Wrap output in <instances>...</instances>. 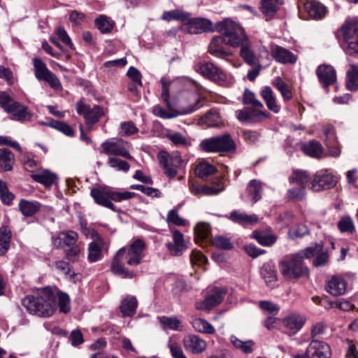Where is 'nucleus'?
Segmentation results:
<instances>
[{
    "mask_svg": "<svg viewBox=\"0 0 358 358\" xmlns=\"http://www.w3.org/2000/svg\"><path fill=\"white\" fill-rule=\"evenodd\" d=\"M56 304L61 313H68L71 310L69 295L55 287L42 288L35 295L27 296L22 300V305L27 310L44 317L53 314Z\"/></svg>",
    "mask_w": 358,
    "mask_h": 358,
    "instance_id": "1",
    "label": "nucleus"
},
{
    "mask_svg": "<svg viewBox=\"0 0 358 358\" xmlns=\"http://www.w3.org/2000/svg\"><path fill=\"white\" fill-rule=\"evenodd\" d=\"M145 249V243L136 239L130 245L120 248L116 253L111 264V271L122 278H132L134 274L124 267V263L131 266L138 265Z\"/></svg>",
    "mask_w": 358,
    "mask_h": 358,
    "instance_id": "2",
    "label": "nucleus"
},
{
    "mask_svg": "<svg viewBox=\"0 0 358 358\" xmlns=\"http://www.w3.org/2000/svg\"><path fill=\"white\" fill-rule=\"evenodd\" d=\"M320 250V245L309 247L303 251L286 255L279 263L281 274L289 280L308 276L309 269L303 262L304 257L310 258Z\"/></svg>",
    "mask_w": 358,
    "mask_h": 358,
    "instance_id": "3",
    "label": "nucleus"
},
{
    "mask_svg": "<svg viewBox=\"0 0 358 358\" xmlns=\"http://www.w3.org/2000/svg\"><path fill=\"white\" fill-rule=\"evenodd\" d=\"M202 98L196 93H192L188 97L186 102L182 103L179 110H176L171 106L170 103H166L167 109L164 108L159 105L155 106L152 109V113L162 119H173L180 115H187L196 111L202 107L201 101Z\"/></svg>",
    "mask_w": 358,
    "mask_h": 358,
    "instance_id": "4",
    "label": "nucleus"
},
{
    "mask_svg": "<svg viewBox=\"0 0 358 358\" xmlns=\"http://www.w3.org/2000/svg\"><path fill=\"white\" fill-rule=\"evenodd\" d=\"M217 30L221 34L224 44L238 48L249 40L243 28L231 20H225L216 25Z\"/></svg>",
    "mask_w": 358,
    "mask_h": 358,
    "instance_id": "5",
    "label": "nucleus"
},
{
    "mask_svg": "<svg viewBox=\"0 0 358 358\" xmlns=\"http://www.w3.org/2000/svg\"><path fill=\"white\" fill-rule=\"evenodd\" d=\"M90 195L96 203L115 210V206L111 200L117 202L127 200L133 198L135 193L132 192H113L104 189L95 188L91 190Z\"/></svg>",
    "mask_w": 358,
    "mask_h": 358,
    "instance_id": "6",
    "label": "nucleus"
},
{
    "mask_svg": "<svg viewBox=\"0 0 358 358\" xmlns=\"http://www.w3.org/2000/svg\"><path fill=\"white\" fill-rule=\"evenodd\" d=\"M343 32V49L348 55L358 54V20L356 18L347 20L341 27Z\"/></svg>",
    "mask_w": 358,
    "mask_h": 358,
    "instance_id": "7",
    "label": "nucleus"
},
{
    "mask_svg": "<svg viewBox=\"0 0 358 358\" xmlns=\"http://www.w3.org/2000/svg\"><path fill=\"white\" fill-rule=\"evenodd\" d=\"M200 147L207 152H231L236 150L235 142L229 134L205 139Z\"/></svg>",
    "mask_w": 358,
    "mask_h": 358,
    "instance_id": "8",
    "label": "nucleus"
},
{
    "mask_svg": "<svg viewBox=\"0 0 358 358\" xmlns=\"http://www.w3.org/2000/svg\"><path fill=\"white\" fill-rule=\"evenodd\" d=\"M131 143L121 138H110L103 141L101 145V153L110 157L120 156L128 159H132L129 149Z\"/></svg>",
    "mask_w": 358,
    "mask_h": 358,
    "instance_id": "9",
    "label": "nucleus"
},
{
    "mask_svg": "<svg viewBox=\"0 0 358 358\" xmlns=\"http://www.w3.org/2000/svg\"><path fill=\"white\" fill-rule=\"evenodd\" d=\"M194 70L203 77L220 85H224L225 83L226 73L211 62H199L194 66Z\"/></svg>",
    "mask_w": 358,
    "mask_h": 358,
    "instance_id": "10",
    "label": "nucleus"
},
{
    "mask_svg": "<svg viewBox=\"0 0 358 358\" xmlns=\"http://www.w3.org/2000/svg\"><path fill=\"white\" fill-rule=\"evenodd\" d=\"M159 160L161 166L165 169V173L169 177H174L177 174L176 169L183 164V160L178 153L170 155L166 151L159 153Z\"/></svg>",
    "mask_w": 358,
    "mask_h": 358,
    "instance_id": "11",
    "label": "nucleus"
},
{
    "mask_svg": "<svg viewBox=\"0 0 358 358\" xmlns=\"http://www.w3.org/2000/svg\"><path fill=\"white\" fill-rule=\"evenodd\" d=\"M93 241L89 244L87 258L90 262H96L103 257L104 250L108 246L101 236L95 231L92 232Z\"/></svg>",
    "mask_w": 358,
    "mask_h": 358,
    "instance_id": "12",
    "label": "nucleus"
},
{
    "mask_svg": "<svg viewBox=\"0 0 358 358\" xmlns=\"http://www.w3.org/2000/svg\"><path fill=\"white\" fill-rule=\"evenodd\" d=\"M181 29L191 34H199L213 30V24L210 20L205 18H189L187 22L182 24Z\"/></svg>",
    "mask_w": 358,
    "mask_h": 358,
    "instance_id": "13",
    "label": "nucleus"
},
{
    "mask_svg": "<svg viewBox=\"0 0 358 358\" xmlns=\"http://www.w3.org/2000/svg\"><path fill=\"white\" fill-rule=\"evenodd\" d=\"M336 183V178L332 174L320 171L315 174L310 182V189L314 192H320L332 188Z\"/></svg>",
    "mask_w": 358,
    "mask_h": 358,
    "instance_id": "14",
    "label": "nucleus"
},
{
    "mask_svg": "<svg viewBox=\"0 0 358 358\" xmlns=\"http://www.w3.org/2000/svg\"><path fill=\"white\" fill-rule=\"evenodd\" d=\"M224 295V289L215 288L208 292L204 300L196 302V308L199 310H210L223 301Z\"/></svg>",
    "mask_w": 358,
    "mask_h": 358,
    "instance_id": "15",
    "label": "nucleus"
},
{
    "mask_svg": "<svg viewBox=\"0 0 358 358\" xmlns=\"http://www.w3.org/2000/svg\"><path fill=\"white\" fill-rule=\"evenodd\" d=\"M76 110L78 114L84 115L85 122L89 127L98 122L99 118L103 115V108L98 106L90 108L83 101L78 103Z\"/></svg>",
    "mask_w": 358,
    "mask_h": 358,
    "instance_id": "16",
    "label": "nucleus"
},
{
    "mask_svg": "<svg viewBox=\"0 0 358 358\" xmlns=\"http://www.w3.org/2000/svg\"><path fill=\"white\" fill-rule=\"evenodd\" d=\"M261 108H248L236 111V117L241 122H257L269 117V113Z\"/></svg>",
    "mask_w": 358,
    "mask_h": 358,
    "instance_id": "17",
    "label": "nucleus"
},
{
    "mask_svg": "<svg viewBox=\"0 0 358 358\" xmlns=\"http://www.w3.org/2000/svg\"><path fill=\"white\" fill-rule=\"evenodd\" d=\"M189 186L190 192L194 195H216L224 189L221 179L212 186L199 185L192 180H189Z\"/></svg>",
    "mask_w": 358,
    "mask_h": 358,
    "instance_id": "18",
    "label": "nucleus"
},
{
    "mask_svg": "<svg viewBox=\"0 0 358 358\" xmlns=\"http://www.w3.org/2000/svg\"><path fill=\"white\" fill-rule=\"evenodd\" d=\"M306 352L309 358H330L329 346L323 341L313 340L307 348Z\"/></svg>",
    "mask_w": 358,
    "mask_h": 358,
    "instance_id": "19",
    "label": "nucleus"
},
{
    "mask_svg": "<svg viewBox=\"0 0 358 358\" xmlns=\"http://www.w3.org/2000/svg\"><path fill=\"white\" fill-rule=\"evenodd\" d=\"M182 343L185 349L192 354H200L203 352L207 346L206 342L199 336L189 334L184 336Z\"/></svg>",
    "mask_w": 358,
    "mask_h": 358,
    "instance_id": "20",
    "label": "nucleus"
},
{
    "mask_svg": "<svg viewBox=\"0 0 358 358\" xmlns=\"http://www.w3.org/2000/svg\"><path fill=\"white\" fill-rule=\"evenodd\" d=\"M78 239V234L74 231H63L52 237V243L57 248L71 247L76 244Z\"/></svg>",
    "mask_w": 358,
    "mask_h": 358,
    "instance_id": "21",
    "label": "nucleus"
},
{
    "mask_svg": "<svg viewBox=\"0 0 358 358\" xmlns=\"http://www.w3.org/2000/svg\"><path fill=\"white\" fill-rule=\"evenodd\" d=\"M6 112L11 115V119L15 121L24 122L29 120L31 115L28 111L27 106L13 101L10 106L6 108Z\"/></svg>",
    "mask_w": 358,
    "mask_h": 358,
    "instance_id": "22",
    "label": "nucleus"
},
{
    "mask_svg": "<svg viewBox=\"0 0 358 358\" xmlns=\"http://www.w3.org/2000/svg\"><path fill=\"white\" fill-rule=\"evenodd\" d=\"M325 135V143L328 148L329 154L334 157L340 156L341 150L338 143V138L335 130L331 127H327L324 129Z\"/></svg>",
    "mask_w": 358,
    "mask_h": 358,
    "instance_id": "23",
    "label": "nucleus"
},
{
    "mask_svg": "<svg viewBox=\"0 0 358 358\" xmlns=\"http://www.w3.org/2000/svg\"><path fill=\"white\" fill-rule=\"evenodd\" d=\"M316 73L320 81L325 87L334 84L336 80V71L330 65L322 64L319 66Z\"/></svg>",
    "mask_w": 358,
    "mask_h": 358,
    "instance_id": "24",
    "label": "nucleus"
},
{
    "mask_svg": "<svg viewBox=\"0 0 358 358\" xmlns=\"http://www.w3.org/2000/svg\"><path fill=\"white\" fill-rule=\"evenodd\" d=\"M303 7L309 17L315 20L322 18L327 13L326 8L322 3L313 0L303 2Z\"/></svg>",
    "mask_w": 358,
    "mask_h": 358,
    "instance_id": "25",
    "label": "nucleus"
},
{
    "mask_svg": "<svg viewBox=\"0 0 358 358\" xmlns=\"http://www.w3.org/2000/svg\"><path fill=\"white\" fill-rule=\"evenodd\" d=\"M173 242H169L166 244V248L171 255L175 256L180 255L182 252L187 248L184 240V236L178 230L173 231Z\"/></svg>",
    "mask_w": 358,
    "mask_h": 358,
    "instance_id": "26",
    "label": "nucleus"
},
{
    "mask_svg": "<svg viewBox=\"0 0 358 358\" xmlns=\"http://www.w3.org/2000/svg\"><path fill=\"white\" fill-rule=\"evenodd\" d=\"M326 290L334 296L343 295L346 291V283L341 277L334 275L327 281Z\"/></svg>",
    "mask_w": 358,
    "mask_h": 358,
    "instance_id": "27",
    "label": "nucleus"
},
{
    "mask_svg": "<svg viewBox=\"0 0 358 358\" xmlns=\"http://www.w3.org/2000/svg\"><path fill=\"white\" fill-rule=\"evenodd\" d=\"M306 318L304 315L299 313H291L286 316L282 323L284 327L294 332H298L304 325Z\"/></svg>",
    "mask_w": 358,
    "mask_h": 358,
    "instance_id": "28",
    "label": "nucleus"
},
{
    "mask_svg": "<svg viewBox=\"0 0 358 358\" xmlns=\"http://www.w3.org/2000/svg\"><path fill=\"white\" fill-rule=\"evenodd\" d=\"M271 55L276 62L281 64H294L296 62V57L293 53L279 45L272 48Z\"/></svg>",
    "mask_w": 358,
    "mask_h": 358,
    "instance_id": "29",
    "label": "nucleus"
},
{
    "mask_svg": "<svg viewBox=\"0 0 358 358\" xmlns=\"http://www.w3.org/2000/svg\"><path fill=\"white\" fill-rule=\"evenodd\" d=\"M31 178L45 186H51L57 180V176L55 173L50 171L48 169H40L35 173L31 174Z\"/></svg>",
    "mask_w": 358,
    "mask_h": 358,
    "instance_id": "30",
    "label": "nucleus"
},
{
    "mask_svg": "<svg viewBox=\"0 0 358 358\" xmlns=\"http://www.w3.org/2000/svg\"><path fill=\"white\" fill-rule=\"evenodd\" d=\"M223 43L224 41L222 36L213 37L209 45V52L218 58L226 57L229 53L224 50Z\"/></svg>",
    "mask_w": 358,
    "mask_h": 358,
    "instance_id": "31",
    "label": "nucleus"
},
{
    "mask_svg": "<svg viewBox=\"0 0 358 358\" xmlns=\"http://www.w3.org/2000/svg\"><path fill=\"white\" fill-rule=\"evenodd\" d=\"M41 204L36 201L21 199L18 208L21 213L25 217L34 216L41 209Z\"/></svg>",
    "mask_w": 358,
    "mask_h": 358,
    "instance_id": "32",
    "label": "nucleus"
},
{
    "mask_svg": "<svg viewBox=\"0 0 358 358\" xmlns=\"http://www.w3.org/2000/svg\"><path fill=\"white\" fill-rule=\"evenodd\" d=\"M229 218L233 222L242 225L254 224L259 222V218L256 215H248L240 211L231 212Z\"/></svg>",
    "mask_w": 358,
    "mask_h": 358,
    "instance_id": "33",
    "label": "nucleus"
},
{
    "mask_svg": "<svg viewBox=\"0 0 358 358\" xmlns=\"http://www.w3.org/2000/svg\"><path fill=\"white\" fill-rule=\"evenodd\" d=\"M260 94L268 108L275 113H278L280 111V106L276 103L272 89L268 86H265L262 89Z\"/></svg>",
    "mask_w": 358,
    "mask_h": 358,
    "instance_id": "34",
    "label": "nucleus"
},
{
    "mask_svg": "<svg viewBox=\"0 0 358 358\" xmlns=\"http://www.w3.org/2000/svg\"><path fill=\"white\" fill-rule=\"evenodd\" d=\"M301 150L307 155L319 158L322 156L323 148L320 143L315 141H310L301 145Z\"/></svg>",
    "mask_w": 358,
    "mask_h": 358,
    "instance_id": "35",
    "label": "nucleus"
},
{
    "mask_svg": "<svg viewBox=\"0 0 358 358\" xmlns=\"http://www.w3.org/2000/svg\"><path fill=\"white\" fill-rule=\"evenodd\" d=\"M283 0H261V10L268 17H272L278 10Z\"/></svg>",
    "mask_w": 358,
    "mask_h": 358,
    "instance_id": "36",
    "label": "nucleus"
},
{
    "mask_svg": "<svg viewBox=\"0 0 358 358\" xmlns=\"http://www.w3.org/2000/svg\"><path fill=\"white\" fill-rule=\"evenodd\" d=\"M261 274L268 287H273L275 285L277 275L273 266L270 264L263 265Z\"/></svg>",
    "mask_w": 358,
    "mask_h": 358,
    "instance_id": "37",
    "label": "nucleus"
},
{
    "mask_svg": "<svg viewBox=\"0 0 358 358\" xmlns=\"http://www.w3.org/2000/svg\"><path fill=\"white\" fill-rule=\"evenodd\" d=\"M11 236V231L8 227H3L0 229V255H5L10 248Z\"/></svg>",
    "mask_w": 358,
    "mask_h": 358,
    "instance_id": "38",
    "label": "nucleus"
},
{
    "mask_svg": "<svg viewBox=\"0 0 358 358\" xmlns=\"http://www.w3.org/2000/svg\"><path fill=\"white\" fill-rule=\"evenodd\" d=\"M159 321L164 329L182 331L181 321L176 317L163 316L159 317Z\"/></svg>",
    "mask_w": 358,
    "mask_h": 358,
    "instance_id": "39",
    "label": "nucleus"
},
{
    "mask_svg": "<svg viewBox=\"0 0 358 358\" xmlns=\"http://www.w3.org/2000/svg\"><path fill=\"white\" fill-rule=\"evenodd\" d=\"M241 56L249 65L253 66L257 63V58L251 49V44L248 40L247 43L241 45Z\"/></svg>",
    "mask_w": 358,
    "mask_h": 358,
    "instance_id": "40",
    "label": "nucleus"
},
{
    "mask_svg": "<svg viewBox=\"0 0 358 358\" xmlns=\"http://www.w3.org/2000/svg\"><path fill=\"white\" fill-rule=\"evenodd\" d=\"M346 86L351 91L358 90V66L355 64H351L347 72Z\"/></svg>",
    "mask_w": 358,
    "mask_h": 358,
    "instance_id": "41",
    "label": "nucleus"
},
{
    "mask_svg": "<svg viewBox=\"0 0 358 358\" xmlns=\"http://www.w3.org/2000/svg\"><path fill=\"white\" fill-rule=\"evenodd\" d=\"M136 307V299L134 296H127L122 301L120 310L124 316H131L135 313Z\"/></svg>",
    "mask_w": 358,
    "mask_h": 358,
    "instance_id": "42",
    "label": "nucleus"
},
{
    "mask_svg": "<svg viewBox=\"0 0 358 358\" xmlns=\"http://www.w3.org/2000/svg\"><path fill=\"white\" fill-rule=\"evenodd\" d=\"M216 171L214 166L206 162L199 163L195 168L196 175L201 179L207 178L209 176L215 173Z\"/></svg>",
    "mask_w": 358,
    "mask_h": 358,
    "instance_id": "43",
    "label": "nucleus"
},
{
    "mask_svg": "<svg viewBox=\"0 0 358 358\" xmlns=\"http://www.w3.org/2000/svg\"><path fill=\"white\" fill-rule=\"evenodd\" d=\"M14 162V155L8 149H0V166L4 171L12 169Z\"/></svg>",
    "mask_w": 358,
    "mask_h": 358,
    "instance_id": "44",
    "label": "nucleus"
},
{
    "mask_svg": "<svg viewBox=\"0 0 358 358\" xmlns=\"http://www.w3.org/2000/svg\"><path fill=\"white\" fill-rule=\"evenodd\" d=\"M189 18V14L180 10H172L165 11L163 13L162 19L166 21L180 20L183 23Z\"/></svg>",
    "mask_w": 358,
    "mask_h": 358,
    "instance_id": "45",
    "label": "nucleus"
},
{
    "mask_svg": "<svg viewBox=\"0 0 358 358\" xmlns=\"http://www.w3.org/2000/svg\"><path fill=\"white\" fill-rule=\"evenodd\" d=\"M210 228L208 223L201 222L194 227L195 240L197 243L206 240L210 235Z\"/></svg>",
    "mask_w": 358,
    "mask_h": 358,
    "instance_id": "46",
    "label": "nucleus"
},
{
    "mask_svg": "<svg viewBox=\"0 0 358 358\" xmlns=\"http://www.w3.org/2000/svg\"><path fill=\"white\" fill-rule=\"evenodd\" d=\"M194 329L200 333L213 334L215 329L207 320L196 318L192 322Z\"/></svg>",
    "mask_w": 358,
    "mask_h": 358,
    "instance_id": "47",
    "label": "nucleus"
},
{
    "mask_svg": "<svg viewBox=\"0 0 358 358\" xmlns=\"http://www.w3.org/2000/svg\"><path fill=\"white\" fill-rule=\"evenodd\" d=\"M261 191L262 186L260 182L256 180H251L248 186L247 192L248 197L252 202L255 203L261 199Z\"/></svg>",
    "mask_w": 358,
    "mask_h": 358,
    "instance_id": "48",
    "label": "nucleus"
},
{
    "mask_svg": "<svg viewBox=\"0 0 358 358\" xmlns=\"http://www.w3.org/2000/svg\"><path fill=\"white\" fill-rule=\"evenodd\" d=\"M34 66L35 76L38 80H43L51 72L40 58H35L34 59Z\"/></svg>",
    "mask_w": 358,
    "mask_h": 358,
    "instance_id": "49",
    "label": "nucleus"
},
{
    "mask_svg": "<svg viewBox=\"0 0 358 358\" xmlns=\"http://www.w3.org/2000/svg\"><path fill=\"white\" fill-rule=\"evenodd\" d=\"M107 164L110 168L117 171L126 173L130 169V164L127 162L116 157H109Z\"/></svg>",
    "mask_w": 358,
    "mask_h": 358,
    "instance_id": "50",
    "label": "nucleus"
},
{
    "mask_svg": "<svg viewBox=\"0 0 358 358\" xmlns=\"http://www.w3.org/2000/svg\"><path fill=\"white\" fill-rule=\"evenodd\" d=\"M230 340L234 346L236 348L241 350L245 354H250L252 352L253 347L255 345L254 341L251 340L242 341L234 336H232Z\"/></svg>",
    "mask_w": 358,
    "mask_h": 358,
    "instance_id": "51",
    "label": "nucleus"
},
{
    "mask_svg": "<svg viewBox=\"0 0 358 358\" xmlns=\"http://www.w3.org/2000/svg\"><path fill=\"white\" fill-rule=\"evenodd\" d=\"M166 137L176 146H189V141L181 133L169 131L166 134Z\"/></svg>",
    "mask_w": 358,
    "mask_h": 358,
    "instance_id": "52",
    "label": "nucleus"
},
{
    "mask_svg": "<svg viewBox=\"0 0 358 358\" xmlns=\"http://www.w3.org/2000/svg\"><path fill=\"white\" fill-rule=\"evenodd\" d=\"M289 181L306 189V185L308 182V174L304 171H294L289 177Z\"/></svg>",
    "mask_w": 358,
    "mask_h": 358,
    "instance_id": "53",
    "label": "nucleus"
},
{
    "mask_svg": "<svg viewBox=\"0 0 358 358\" xmlns=\"http://www.w3.org/2000/svg\"><path fill=\"white\" fill-rule=\"evenodd\" d=\"M252 237L255 238L259 244L264 246H271L273 245L277 240V237L273 234H266L258 231L253 232Z\"/></svg>",
    "mask_w": 358,
    "mask_h": 358,
    "instance_id": "54",
    "label": "nucleus"
},
{
    "mask_svg": "<svg viewBox=\"0 0 358 358\" xmlns=\"http://www.w3.org/2000/svg\"><path fill=\"white\" fill-rule=\"evenodd\" d=\"M272 84L278 89L285 100H289L292 96V92L288 86L280 77L275 78Z\"/></svg>",
    "mask_w": 358,
    "mask_h": 358,
    "instance_id": "55",
    "label": "nucleus"
},
{
    "mask_svg": "<svg viewBox=\"0 0 358 358\" xmlns=\"http://www.w3.org/2000/svg\"><path fill=\"white\" fill-rule=\"evenodd\" d=\"M220 122V117L216 112H209L200 120V124L206 127H217Z\"/></svg>",
    "mask_w": 358,
    "mask_h": 358,
    "instance_id": "56",
    "label": "nucleus"
},
{
    "mask_svg": "<svg viewBox=\"0 0 358 358\" xmlns=\"http://www.w3.org/2000/svg\"><path fill=\"white\" fill-rule=\"evenodd\" d=\"M95 24L97 28L102 33L110 32L112 30L114 25L113 22L108 19L104 15H101L99 18H97L95 20Z\"/></svg>",
    "mask_w": 358,
    "mask_h": 358,
    "instance_id": "57",
    "label": "nucleus"
},
{
    "mask_svg": "<svg viewBox=\"0 0 358 358\" xmlns=\"http://www.w3.org/2000/svg\"><path fill=\"white\" fill-rule=\"evenodd\" d=\"M308 234L309 229L304 224H298L296 227L291 228L288 231V236L292 239L301 238Z\"/></svg>",
    "mask_w": 358,
    "mask_h": 358,
    "instance_id": "58",
    "label": "nucleus"
},
{
    "mask_svg": "<svg viewBox=\"0 0 358 358\" xmlns=\"http://www.w3.org/2000/svg\"><path fill=\"white\" fill-rule=\"evenodd\" d=\"M338 228L343 233L352 234L355 231V225L352 219L349 217H343L338 223Z\"/></svg>",
    "mask_w": 358,
    "mask_h": 358,
    "instance_id": "59",
    "label": "nucleus"
},
{
    "mask_svg": "<svg viewBox=\"0 0 358 358\" xmlns=\"http://www.w3.org/2000/svg\"><path fill=\"white\" fill-rule=\"evenodd\" d=\"M259 306L264 313L267 316L275 315L280 310L279 307L276 304L268 301H259Z\"/></svg>",
    "mask_w": 358,
    "mask_h": 358,
    "instance_id": "60",
    "label": "nucleus"
},
{
    "mask_svg": "<svg viewBox=\"0 0 358 358\" xmlns=\"http://www.w3.org/2000/svg\"><path fill=\"white\" fill-rule=\"evenodd\" d=\"M243 102L245 105H252L255 108H264L263 103L256 99L255 94L246 89L244 92Z\"/></svg>",
    "mask_w": 358,
    "mask_h": 358,
    "instance_id": "61",
    "label": "nucleus"
},
{
    "mask_svg": "<svg viewBox=\"0 0 358 358\" xmlns=\"http://www.w3.org/2000/svg\"><path fill=\"white\" fill-rule=\"evenodd\" d=\"M169 348L173 358H187L184 354L180 344L170 338L168 343Z\"/></svg>",
    "mask_w": 358,
    "mask_h": 358,
    "instance_id": "62",
    "label": "nucleus"
},
{
    "mask_svg": "<svg viewBox=\"0 0 358 358\" xmlns=\"http://www.w3.org/2000/svg\"><path fill=\"white\" fill-rule=\"evenodd\" d=\"M166 222L176 226H185L187 221L180 217L176 210H171L168 213Z\"/></svg>",
    "mask_w": 358,
    "mask_h": 358,
    "instance_id": "63",
    "label": "nucleus"
},
{
    "mask_svg": "<svg viewBox=\"0 0 358 358\" xmlns=\"http://www.w3.org/2000/svg\"><path fill=\"white\" fill-rule=\"evenodd\" d=\"M138 129L132 122H123L120 124V134L122 136H130L138 132Z\"/></svg>",
    "mask_w": 358,
    "mask_h": 358,
    "instance_id": "64",
    "label": "nucleus"
}]
</instances>
